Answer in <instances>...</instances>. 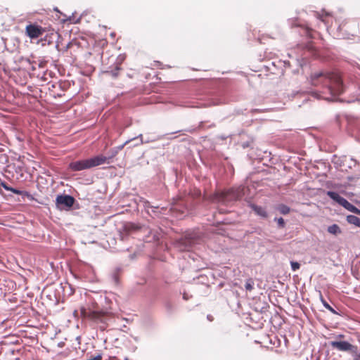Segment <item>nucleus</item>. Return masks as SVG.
<instances>
[{
    "instance_id": "nucleus-10",
    "label": "nucleus",
    "mask_w": 360,
    "mask_h": 360,
    "mask_svg": "<svg viewBox=\"0 0 360 360\" xmlns=\"http://www.w3.org/2000/svg\"><path fill=\"white\" fill-rule=\"evenodd\" d=\"M248 206L255 212L257 216L260 217L261 218L266 219L268 217V213L265 207L252 202H250Z\"/></svg>"
},
{
    "instance_id": "nucleus-24",
    "label": "nucleus",
    "mask_w": 360,
    "mask_h": 360,
    "mask_svg": "<svg viewBox=\"0 0 360 360\" xmlns=\"http://www.w3.org/2000/svg\"><path fill=\"white\" fill-rule=\"evenodd\" d=\"M290 266H291V269L293 271H297L300 267V264L297 262H294V261L290 262Z\"/></svg>"
},
{
    "instance_id": "nucleus-2",
    "label": "nucleus",
    "mask_w": 360,
    "mask_h": 360,
    "mask_svg": "<svg viewBox=\"0 0 360 360\" xmlns=\"http://www.w3.org/2000/svg\"><path fill=\"white\" fill-rule=\"evenodd\" d=\"M107 159V157L99 155L91 158L71 162L68 165V168L72 172L88 169L105 164Z\"/></svg>"
},
{
    "instance_id": "nucleus-25",
    "label": "nucleus",
    "mask_w": 360,
    "mask_h": 360,
    "mask_svg": "<svg viewBox=\"0 0 360 360\" xmlns=\"http://www.w3.org/2000/svg\"><path fill=\"white\" fill-rule=\"evenodd\" d=\"M0 186H2L5 190L6 191H9L11 190V186H9L6 182L4 181H1L0 183Z\"/></svg>"
},
{
    "instance_id": "nucleus-26",
    "label": "nucleus",
    "mask_w": 360,
    "mask_h": 360,
    "mask_svg": "<svg viewBox=\"0 0 360 360\" xmlns=\"http://www.w3.org/2000/svg\"><path fill=\"white\" fill-rule=\"evenodd\" d=\"M353 213L360 215V210H359L357 207H356V209L354 210Z\"/></svg>"
},
{
    "instance_id": "nucleus-20",
    "label": "nucleus",
    "mask_w": 360,
    "mask_h": 360,
    "mask_svg": "<svg viewBox=\"0 0 360 360\" xmlns=\"http://www.w3.org/2000/svg\"><path fill=\"white\" fill-rule=\"evenodd\" d=\"M321 302H322L323 307L326 309H327L328 310H329L331 313H333L334 314H338V313L325 300L321 298Z\"/></svg>"
},
{
    "instance_id": "nucleus-11",
    "label": "nucleus",
    "mask_w": 360,
    "mask_h": 360,
    "mask_svg": "<svg viewBox=\"0 0 360 360\" xmlns=\"http://www.w3.org/2000/svg\"><path fill=\"white\" fill-rule=\"evenodd\" d=\"M327 195L341 206H342L345 200V198L340 196V194L335 191H327Z\"/></svg>"
},
{
    "instance_id": "nucleus-28",
    "label": "nucleus",
    "mask_w": 360,
    "mask_h": 360,
    "mask_svg": "<svg viewBox=\"0 0 360 360\" xmlns=\"http://www.w3.org/2000/svg\"><path fill=\"white\" fill-rule=\"evenodd\" d=\"M81 312H82V314H84V316H86V315H87L86 312V311H85V310H84V309H81Z\"/></svg>"
},
{
    "instance_id": "nucleus-22",
    "label": "nucleus",
    "mask_w": 360,
    "mask_h": 360,
    "mask_svg": "<svg viewBox=\"0 0 360 360\" xmlns=\"http://www.w3.org/2000/svg\"><path fill=\"white\" fill-rule=\"evenodd\" d=\"M254 281L252 278H249L246 281L245 284V288L246 290L251 291L253 289Z\"/></svg>"
},
{
    "instance_id": "nucleus-4",
    "label": "nucleus",
    "mask_w": 360,
    "mask_h": 360,
    "mask_svg": "<svg viewBox=\"0 0 360 360\" xmlns=\"http://www.w3.org/2000/svg\"><path fill=\"white\" fill-rule=\"evenodd\" d=\"M187 210L185 202L180 195L173 198V202L171 204L170 211L175 212L176 217H181Z\"/></svg>"
},
{
    "instance_id": "nucleus-27",
    "label": "nucleus",
    "mask_w": 360,
    "mask_h": 360,
    "mask_svg": "<svg viewBox=\"0 0 360 360\" xmlns=\"http://www.w3.org/2000/svg\"><path fill=\"white\" fill-rule=\"evenodd\" d=\"M183 298L186 300H187L188 299V296L186 293H184L183 295Z\"/></svg>"
},
{
    "instance_id": "nucleus-1",
    "label": "nucleus",
    "mask_w": 360,
    "mask_h": 360,
    "mask_svg": "<svg viewBox=\"0 0 360 360\" xmlns=\"http://www.w3.org/2000/svg\"><path fill=\"white\" fill-rule=\"evenodd\" d=\"M310 82L312 86L321 85L323 90L312 91L313 96L318 99L334 101L341 94L348 91L352 93L355 90L353 98L348 101L349 103L355 101H360V87L354 84L345 86L340 76L334 72H314L310 76Z\"/></svg>"
},
{
    "instance_id": "nucleus-17",
    "label": "nucleus",
    "mask_w": 360,
    "mask_h": 360,
    "mask_svg": "<svg viewBox=\"0 0 360 360\" xmlns=\"http://www.w3.org/2000/svg\"><path fill=\"white\" fill-rule=\"evenodd\" d=\"M328 231L330 233L334 234V235H337V234H339L341 233L340 228L339 227V226L338 224H334L331 226H329L328 228Z\"/></svg>"
},
{
    "instance_id": "nucleus-7",
    "label": "nucleus",
    "mask_w": 360,
    "mask_h": 360,
    "mask_svg": "<svg viewBox=\"0 0 360 360\" xmlns=\"http://www.w3.org/2000/svg\"><path fill=\"white\" fill-rule=\"evenodd\" d=\"M193 243L194 241L192 238L185 236L177 240L175 242V246L180 251H188Z\"/></svg>"
},
{
    "instance_id": "nucleus-23",
    "label": "nucleus",
    "mask_w": 360,
    "mask_h": 360,
    "mask_svg": "<svg viewBox=\"0 0 360 360\" xmlns=\"http://www.w3.org/2000/svg\"><path fill=\"white\" fill-rule=\"evenodd\" d=\"M274 220L277 221L278 228H284L285 224L284 219L282 217H279V218L276 217L274 219Z\"/></svg>"
},
{
    "instance_id": "nucleus-21",
    "label": "nucleus",
    "mask_w": 360,
    "mask_h": 360,
    "mask_svg": "<svg viewBox=\"0 0 360 360\" xmlns=\"http://www.w3.org/2000/svg\"><path fill=\"white\" fill-rule=\"evenodd\" d=\"M350 353L354 360H360V352H359L356 346H355V349H353Z\"/></svg>"
},
{
    "instance_id": "nucleus-9",
    "label": "nucleus",
    "mask_w": 360,
    "mask_h": 360,
    "mask_svg": "<svg viewBox=\"0 0 360 360\" xmlns=\"http://www.w3.org/2000/svg\"><path fill=\"white\" fill-rule=\"evenodd\" d=\"M137 139H139V142L136 143V144H134V146H138L142 145L144 143H149V142L155 141L154 139H146V140L143 141V135H142V134H140L137 136H135V137H134L132 139H128L124 143H122V145L117 146L115 148V151L113 153V155L117 154L119 150H121L124 148V146H126L127 144H128L129 142H131L133 140Z\"/></svg>"
},
{
    "instance_id": "nucleus-8",
    "label": "nucleus",
    "mask_w": 360,
    "mask_h": 360,
    "mask_svg": "<svg viewBox=\"0 0 360 360\" xmlns=\"http://www.w3.org/2000/svg\"><path fill=\"white\" fill-rule=\"evenodd\" d=\"M333 348L342 352H349L355 349V345L350 344L347 341H333L330 342Z\"/></svg>"
},
{
    "instance_id": "nucleus-12",
    "label": "nucleus",
    "mask_w": 360,
    "mask_h": 360,
    "mask_svg": "<svg viewBox=\"0 0 360 360\" xmlns=\"http://www.w3.org/2000/svg\"><path fill=\"white\" fill-rule=\"evenodd\" d=\"M327 195L341 206H342L345 200V198L340 196V194L335 191H327Z\"/></svg>"
},
{
    "instance_id": "nucleus-15",
    "label": "nucleus",
    "mask_w": 360,
    "mask_h": 360,
    "mask_svg": "<svg viewBox=\"0 0 360 360\" xmlns=\"http://www.w3.org/2000/svg\"><path fill=\"white\" fill-rule=\"evenodd\" d=\"M347 221L349 224H354L360 228V219L354 215H348Z\"/></svg>"
},
{
    "instance_id": "nucleus-6",
    "label": "nucleus",
    "mask_w": 360,
    "mask_h": 360,
    "mask_svg": "<svg viewBox=\"0 0 360 360\" xmlns=\"http://www.w3.org/2000/svg\"><path fill=\"white\" fill-rule=\"evenodd\" d=\"M56 202L58 206L70 208L75 202V198L70 195H59L56 197Z\"/></svg>"
},
{
    "instance_id": "nucleus-14",
    "label": "nucleus",
    "mask_w": 360,
    "mask_h": 360,
    "mask_svg": "<svg viewBox=\"0 0 360 360\" xmlns=\"http://www.w3.org/2000/svg\"><path fill=\"white\" fill-rule=\"evenodd\" d=\"M121 70L120 65H117L112 70L105 71L104 74L111 76L113 79H116L119 76Z\"/></svg>"
},
{
    "instance_id": "nucleus-13",
    "label": "nucleus",
    "mask_w": 360,
    "mask_h": 360,
    "mask_svg": "<svg viewBox=\"0 0 360 360\" xmlns=\"http://www.w3.org/2000/svg\"><path fill=\"white\" fill-rule=\"evenodd\" d=\"M316 16L318 19H319L322 22L324 23V25L328 27L330 23L329 20V13L326 12H323L322 14H320L319 13H316ZM331 24H333L331 22ZM332 26V25H330Z\"/></svg>"
},
{
    "instance_id": "nucleus-3",
    "label": "nucleus",
    "mask_w": 360,
    "mask_h": 360,
    "mask_svg": "<svg viewBox=\"0 0 360 360\" xmlns=\"http://www.w3.org/2000/svg\"><path fill=\"white\" fill-rule=\"evenodd\" d=\"M247 188L245 186L233 187L222 192L217 197V200L223 204H226L241 199L245 196Z\"/></svg>"
},
{
    "instance_id": "nucleus-5",
    "label": "nucleus",
    "mask_w": 360,
    "mask_h": 360,
    "mask_svg": "<svg viewBox=\"0 0 360 360\" xmlns=\"http://www.w3.org/2000/svg\"><path fill=\"white\" fill-rule=\"evenodd\" d=\"M44 29L37 24H30L25 27L26 34L30 39H37L44 32Z\"/></svg>"
},
{
    "instance_id": "nucleus-19",
    "label": "nucleus",
    "mask_w": 360,
    "mask_h": 360,
    "mask_svg": "<svg viewBox=\"0 0 360 360\" xmlns=\"http://www.w3.org/2000/svg\"><path fill=\"white\" fill-rule=\"evenodd\" d=\"M342 207L352 212H354V210L356 209V207L352 203H350L347 199H345L342 205Z\"/></svg>"
},
{
    "instance_id": "nucleus-29",
    "label": "nucleus",
    "mask_w": 360,
    "mask_h": 360,
    "mask_svg": "<svg viewBox=\"0 0 360 360\" xmlns=\"http://www.w3.org/2000/svg\"><path fill=\"white\" fill-rule=\"evenodd\" d=\"M131 226V225H130V224L126 225V228H128V227H129V226Z\"/></svg>"
},
{
    "instance_id": "nucleus-18",
    "label": "nucleus",
    "mask_w": 360,
    "mask_h": 360,
    "mask_svg": "<svg viewBox=\"0 0 360 360\" xmlns=\"http://www.w3.org/2000/svg\"><path fill=\"white\" fill-rule=\"evenodd\" d=\"M11 190H10V191H11L12 193H13L15 194L22 195L23 196H26L28 198L31 197L30 193L27 191L18 190V189L13 188V187H11Z\"/></svg>"
},
{
    "instance_id": "nucleus-16",
    "label": "nucleus",
    "mask_w": 360,
    "mask_h": 360,
    "mask_svg": "<svg viewBox=\"0 0 360 360\" xmlns=\"http://www.w3.org/2000/svg\"><path fill=\"white\" fill-rule=\"evenodd\" d=\"M276 210L282 214H288L290 211V208L284 204H280L276 207Z\"/></svg>"
}]
</instances>
